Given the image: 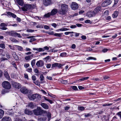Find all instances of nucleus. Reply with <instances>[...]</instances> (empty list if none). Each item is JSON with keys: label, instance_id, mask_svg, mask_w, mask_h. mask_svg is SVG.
Listing matches in <instances>:
<instances>
[{"label": "nucleus", "instance_id": "1", "mask_svg": "<svg viewBox=\"0 0 121 121\" xmlns=\"http://www.w3.org/2000/svg\"><path fill=\"white\" fill-rule=\"evenodd\" d=\"M3 87L6 89H9L11 88V85L9 82L7 81H4L2 84Z\"/></svg>", "mask_w": 121, "mask_h": 121}, {"label": "nucleus", "instance_id": "2", "mask_svg": "<svg viewBox=\"0 0 121 121\" xmlns=\"http://www.w3.org/2000/svg\"><path fill=\"white\" fill-rule=\"evenodd\" d=\"M34 114L38 116L41 114L42 113V110L40 107H37V109L33 111Z\"/></svg>", "mask_w": 121, "mask_h": 121}, {"label": "nucleus", "instance_id": "3", "mask_svg": "<svg viewBox=\"0 0 121 121\" xmlns=\"http://www.w3.org/2000/svg\"><path fill=\"white\" fill-rule=\"evenodd\" d=\"M12 86L14 88L19 89L21 87V85L19 83L16 82H12Z\"/></svg>", "mask_w": 121, "mask_h": 121}, {"label": "nucleus", "instance_id": "4", "mask_svg": "<svg viewBox=\"0 0 121 121\" xmlns=\"http://www.w3.org/2000/svg\"><path fill=\"white\" fill-rule=\"evenodd\" d=\"M71 6L72 9L73 10L77 9L78 8V4L75 2H73L71 5Z\"/></svg>", "mask_w": 121, "mask_h": 121}, {"label": "nucleus", "instance_id": "5", "mask_svg": "<svg viewBox=\"0 0 121 121\" xmlns=\"http://www.w3.org/2000/svg\"><path fill=\"white\" fill-rule=\"evenodd\" d=\"M112 3V1L110 0H107L103 2L101 4L102 6H106Z\"/></svg>", "mask_w": 121, "mask_h": 121}, {"label": "nucleus", "instance_id": "6", "mask_svg": "<svg viewBox=\"0 0 121 121\" xmlns=\"http://www.w3.org/2000/svg\"><path fill=\"white\" fill-rule=\"evenodd\" d=\"M44 64L43 61L42 60H40L37 62L36 65L38 67H39L43 66Z\"/></svg>", "mask_w": 121, "mask_h": 121}, {"label": "nucleus", "instance_id": "7", "mask_svg": "<svg viewBox=\"0 0 121 121\" xmlns=\"http://www.w3.org/2000/svg\"><path fill=\"white\" fill-rule=\"evenodd\" d=\"M20 90V91L23 94H26L29 92L28 90L25 87H22L21 88Z\"/></svg>", "mask_w": 121, "mask_h": 121}, {"label": "nucleus", "instance_id": "8", "mask_svg": "<svg viewBox=\"0 0 121 121\" xmlns=\"http://www.w3.org/2000/svg\"><path fill=\"white\" fill-rule=\"evenodd\" d=\"M28 97L30 100H33L36 99V94L31 95L28 94Z\"/></svg>", "mask_w": 121, "mask_h": 121}, {"label": "nucleus", "instance_id": "9", "mask_svg": "<svg viewBox=\"0 0 121 121\" xmlns=\"http://www.w3.org/2000/svg\"><path fill=\"white\" fill-rule=\"evenodd\" d=\"M31 7L30 4H26L24 5L22 9L24 11H26L28 9H30L31 8Z\"/></svg>", "mask_w": 121, "mask_h": 121}, {"label": "nucleus", "instance_id": "10", "mask_svg": "<svg viewBox=\"0 0 121 121\" xmlns=\"http://www.w3.org/2000/svg\"><path fill=\"white\" fill-rule=\"evenodd\" d=\"M51 3V0H43V4L45 6H48L50 5Z\"/></svg>", "mask_w": 121, "mask_h": 121}, {"label": "nucleus", "instance_id": "11", "mask_svg": "<svg viewBox=\"0 0 121 121\" xmlns=\"http://www.w3.org/2000/svg\"><path fill=\"white\" fill-rule=\"evenodd\" d=\"M101 8V7L98 6L93 11L95 15L100 11Z\"/></svg>", "mask_w": 121, "mask_h": 121}, {"label": "nucleus", "instance_id": "12", "mask_svg": "<svg viewBox=\"0 0 121 121\" xmlns=\"http://www.w3.org/2000/svg\"><path fill=\"white\" fill-rule=\"evenodd\" d=\"M87 15L89 17H91L95 16V14L93 11H91L87 13Z\"/></svg>", "mask_w": 121, "mask_h": 121}, {"label": "nucleus", "instance_id": "13", "mask_svg": "<svg viewBox=\"0 0 121 121\" xmlns=\"http://www.w3.org/2000/svg\"><path fill=\"white\" fill-rule=\"evenodd\" d=\"M1 121H12L11 118L9 117H5L1 120Z\"/></svg>", "mask_w": 121, "mask_h": 121}, {"label": "nucleus", "instance_id": "14", "mask_svg": "<svg viewBox=\"0 0 121 121\" xmlns=\"http://www.w3.org/2000/svg\"><path fill=\"white\" fill-rule=\"evenodd\" d=\"M66 10H63L61 9L58 12V13L60 14L63 15H65L66 13Z\"/></svg>", "mask_w": 121, "mask_h": 121}, {"label": "nucleus", "instance_id": "15", "mask_svg": "<svg viewBox=\"0 0 121 121\" xmlns=\"http://www.w3.org/2000/svg\"><path fill=\"white\" fill-rule=\"evenodd\" d=\"M68 8V6L67 5L65 4H62L61 6V9H62L66 10Z\"/></svg>", "mask_w": 121, "mask_h": 121}, {"label": "nucleus", "instance_id": "16", "mask_svg": "<svg viewBox=\"0 0 121 121\" xmlns=\"http://www.w3.org/2000/svg\"><path fill=\"white\" fill-rule=\"evenodd\" d=\"M41 105L43 108L45 109H48L49 108V106L47 104L44 103H43L41 104Z\"/></svg>", "mask_w": 121, "mask_h": 121}, {"label": "nucleus", "instance_id": "17", "mask_svg": "<svg viewBox=\"0 0 121 121\" xmlns=\"http://www.w3.org/2000/svg\"><path fill=\"white\" fill-rule=\"evenodd\" d=\"M4 75L5 77L8 80L10 79V77L8 74V72L6 71H5L4 72Z\"/></svg>", "mask_w": 121, "mask_h": 121}, {"label": "nucleus", "instance_id": "18", "mask_svg": "<svg viewBox=\"0 0 121 121\" xmlns=\"http://www.w3.org/2000/svg\"><path fill=\"white\" fill-rule=\"evenodd\" d=\"M7 13L9 16H11L12 17L14 18H16L17 17L16 15L15 14L9 12H8Z\"/></svg>", "mask_w": 121, "mask_h": 121}, {"label": "nucleus", "instance_id": "19", "mask_svg": "<svg viewBox=\"0 0 121 121\" xmlns=\"http://www.w3.org/2000/svg\"><path fill=\"white\" fill-rule=\"evenodd\" d=\"M57 10L56 9H53L50 13L51 15L52 16L54 15L57 13Z\"/></svg>", "mask_w": 121, "mask_h": 121}, {"label": "nucleus", "instance_id": "20", "mask_svg": "<svg viewBox=\"0 0 121 121\" xmlns=\"http://www.w3.org/2000/svg\"><path fill=\"white\" fill-rule=\"evenodd\" d=\"M12 54L13 57L15 59L17 60H18L19 58L17 56L16 54V53L13 52Z\"/></svg>", "mask_w": 121, "mask_h": 121}, {"label": "nucleus", "instance_id": "21", "mask_svg": "<svg viewBox=\"0 0 121 121\" xmlns=\"http://www.w3.org/2000/svg\"><path fill=\"white\" fill-rule=\"evenodd\" d=\"M17 3L19 5L22 6L23 4V0H16Z\"/></svg>", "mask_w": 121, "mask_h": 121}, {"label": "nucleus", "instance_id": "22", "mask_svg": "<svg viewBox=\"0 0 121 121\" xmlns=\"http://www.w3.org/2000/svg\"><path fill=\"white\" fill-rule=\"evenodd\" d=\"M47 118L46 117L44 116L39 118L38 119L39 121H45Z\"/></svg>", "mask_w": 121, "mask_h": 121}, {"label": "nucleus", "instance_id": "23", "mask_svg": "<svg viewBox=\"0 0 121 121\" xmlns=\"http://www.w3.org/2000/svg\"><path fill=\"white\" fill-rule=\"evenodd\" d=\"M27 106L28 108L32 109L34 108V105L32 102H30L28 104Z\"/></svg>", "mask_w": 121, "mask_h": 121}, {"label": "nucleus", "instance_id": "24", "mask_svg": "<svg viewBox=\"0 0 121 121\" xmlns=\"http://www.w3.org/2000/svg\"><path fill=\"white\" fill-rule=\"evenodd\" d=\"M4 113V111L3 110L0 109V119H1L3 117Z\"/></svg>", "mask_w": 121, "mask_h": 121}, {"label": "nucleus", "instance_id": "25", "mask_svg": "<svg viewBox=\"0 0 121 121\" xmlns=\"http://www.w3.org/2000/svg\"><path fill=\"white\" fill-rule=\"evenodd\" d=\"M117 13V11H116L114 12L113 14L112 15V17L113 18H116L117 16L118 15Z\"/></svg>", "mask_w": 121, "mask_h": 121}, {"label": "nucleus", "instance_id": "26", "mask_svg": "<svg viewBox=\"0 0 121 121\" xmlns=\"http://www.w3.org/2000/svg\"><path fill=\"white\" fill-rule=\"evenodd\" d=\"M25 113L26 114L29 115H31L32 114V112L31 111L26 109L25 110Z\"/></svg>", "mask_w": 121, "mask_h": 121}, {"label": "nucleus", "instance_id": "27", "mask_svg": "<svg viewBox=\"0 0 121 121\" xmlns=\"http://www.w3.org/2000/svg\"><path fill=\"white\" fill-rule=\"evenodd\" d=\"M63 34L62 33H55L54 34V35L55 36L60 37Z\"/></svg>", "mask_w": 121, "mask_h": 121}, {"label": "nucleus", "instance_id": "28", "mask_svg": "<svg viewBox=\"0 0 121 121\" xmlns=\"http://www.w3.org/2000/svg\"><path fill=\"white\" fill-rule=\"evenodd\" d=\"M36 99H37L38 100H40L41 99V98L40 95L37 94H36Z\"/></svg>", "mask_w": 121, "mask_h": 121}, {"label": "nucleus", "instance_id": "29", "mask_svg": "<svg viewBox=\"0 0 121 121\" xmlns=\"http://www.w3.org/2000/svg\"><path fill=\"white\" fill-rule=\"evenodd\" d=\"M10 40L12 41L15 42H18V41L15 39L11 37L10 38Z\"/></svg>", "mask_w": 121, "mask_h": 121}, {"label": "nucleus", "instance_id": "30", "mask_svg": "<svg viewBox=\"0 0 121 121\" xmlns=\"http://www.w3.org/2000/svg\"><path fill=\"white\" fill-rule=\"evenodd\" d=\"M61 82L63 84H66L68 83V81L66 80H62L61 81Z\"/></svg>", "mask_w": 121, "mask_h": 121}, {"label": "nucleus", "instance_id": "31", "mask_svg": "<svg viewBox=\"0 0 121 121\" xmlns=\"http://www.w3.org/2000/svg\"><path fill=\"white\" fill-rule=\"evenodd\" d=\"M51 15V14L50 13H48L47 14H45L44 15V16L46 17H49Z\"/></svg>", "mask_w": 121, "mask_h": 121}, {"label": "nucleus", "instance_id": "32", "mask_svg": "<svg viewBox=\"0 0 121 121\" xmlns=\"http://www.w3.org/2000/svg\"><path fill=\"white\" fill-rule=\"evenodd\" d=\"M35 60L34 59L33 60H32L31 61V63L32 66L33 67V66L35 65Z\"/></svg>", "mask_w": 121, "mask_h": 121}, {"label": "nucleus", "instance_id": "33", "mask_svg": "<svg viewBox=\"0 0 121 121\" xmlns=\"http://www.w3.org/2000/svg\"><path fill=\"white\" fill-rule=\"evenodd\" d=\"M78 109L81 111H83L84 109V108L83 107H78Z\"/></svg>", "mask_w": 121, "mask_h": 121}, {"label": "nucleus", "instance_id": "34", "mask_svg": "<svg viewBox=\"0 0 121 121\" xmlns=\"http://www.w3.org/2000/svg\"><path fill=\"white\" fill-rule=\"evenodd\" d=\"M58 66V63H55L53 64H52V68L53 67H55L56 66Z\"/></svg>", "mask_w": 121, "mask_h": 121}, {"label": "nucleus", "instance_id": "35", "mask_svg": "<svg viewBox=\"0 0 121 121\" xmlns=\"http://www.w3.org/2000/svg\"><path fill=\"white\" fill-rule=\"evenodd\" d=\"M1 26L3 27H5L7 26L8 25L7 24H5L4 23H1L0 24Z\"/></svg>", "mask_w": 121, "mask_h": 121}, {"label": "nucleus", "instance_id": "36", "mask_svg": "<svg viewBox=\"0 0 121 121\" xmlns=\"http://www.w3.org/2000/svg\"><path fill=\"white\" fill-rule=\"evenodd\" d=\"M91 59H93L95 60H96V59L95 58L91 57H89L87 59V60H90Z\"/></svg>", "mask_w": 121, "mask_h": 121}, {"label": "nucleus", "instance_id": "37", "mask_svg": "<svg viewBox=\"0 0 121 121\" xmlns=\"http://www.w3.org/2000/svg\"><path fill=\"white\" fill-rule=\"evenodd\" d=\"M46 33H47L49 35H54V33L53 31H52L51 32H49L48 31H47L45 32Z\"/></svg>", "mask_w": 121, "mask_h": 121}, {"label": "nucleus", "instance_id": "38", "mask_svg": "<svg viewBox=\"0 0 121 121\" xmlns=\"http://www.w3.org/2000/svg\"><path fill=\"white\" fill-rule=\"evenodd\" d=\"M71 87L72 88V89L73 90H78V88L76 86H71Z\"/></svg>", "mask_w": 121, "mask_h": 121}, {"label": "nucleus", "instance_id": "39", "mask_svg": "<svg viewBox=\"0 0 121 121\" xmlns=\"http://www.w3.org/2000/svg\"><path fill=\"white\" fill-rule=\"evenodd\" d=\"M67 54L65 52H63L61 53L60 56L62 57H64L66 56Z\"/></svg>", "mask_w": 121, "mask_h": 121}, {"label": "nucleus", "instance_id": "40", "mask_svg": "<svg viewBox=\"0 0 121 121\" xmlns=\"http://www.w3.org/2000/svg\"><path fill=\"white\" fill-rule=\"evenodd\" d=\"M45 50L44 48H38V51L39 52L41 51H43Z\"/></svg>", "mask_w": 121, "mask_h": 121}, {"label": "nucleus", "instance_id": "41", "mask_svg": "<svg viewBox=\"0 0 121 121\" xmlns=\"http://www.w3.org/2000/svg\"><path fill=\"white\" fill-rule=\"evenodd\" d=\"M40 78L41 81L43 80L44 79V77L43 74H41L40 76Z\"/></svg>", "mask_w": 121, "mask_h": 121}, {"label": "nucleus", "instance_id": "42", "mask_svg": "<svg viewBox=\"0 0 121 121\" xmlns=\"http://www.w3.org/2000/svg\"><path fill=\"white\" fill-rule=\"evenodd\" d=\"M64 65V64H61L60 63H58V66L57 67H58L59 68H60L61 67L63 66V65Z\"/></svg>", "mask_w": 121, "mask_h": 121}, {"label": "nucleus", "instance_id": "43", "mask_svg": "<svg viewBox=\"0 0 121 121\" xmlns=\"http://www.w3.org/2000/svg\"><path fill=\"white\" fill-rule=\"evenodd\" d=\"M17 33L15 32H14V33H12V34H11V35L12 36H13L16 37L17 36Z\"/></svg>", "mask_w": 121, "mask_h": 121}, {"label": "nucleus", "instance_id": "44", "mask_svg": "<svg viewBox=\"0 0 121 121\" xmlns=\"http://www.w3.org/2000/svg\"><path fill=\"white\" fill-rule=\"evenodd\" d=\"M47 116L48 118V121H49L50 120V118H51V114H50L49 113H48L47 114Z\"/></svg>", "mask_w": 121, "mask_h": 121}, {"label": "nucleus", "instance_id": "45", "mask_svg": "<svg viewBox=\"0 0 121 121\" xmlns=\"http://www.w3.org/2000/svg\"><path fill=\"white\" fill-rule=\"evenodd\" d=\"M0 47L2 48H5V45L3 44H0Z\"/></svg>", "mask_w": 121, "mask_h": 121}, {"label": "nucleus", "instance_id": "46", "mask_svg": "<svg viewBox=\"0 0 121 121\" xmlns=\"http://www.w3.org/2000/svg\"><path fill=\"white\" fill-rule=\"evenodd\" d=\"M17 48L18 49L20 50V51H22V48L21 46H17Z\"/></svg>", "mask_w": 121, "mask_h": 121}, {"label": "nucleus", "instance_id": "47", "mask_svg": "<svg viewBox=\"0 0 121 121\" xmlns=\"http://www.w3.org/2000/svg\"><path fill=\"white\" fill-rule=\"evenodd\" d=\"M25 59L26 60H30V56H26L25 57Z\"/></svg>", "mask_w": 121, "mask_h": 121}, {"label": "nucleus", "instance_id": "48", "mask_svg": "<svg viewBox=\"0 0 121 121\" xmlns=\"http://www.w3.org/2000/svg\"><path fill=\"white\" fill-rule=\"evenodd\" d=\"M26 31L28 32H32L34 31V30L31 29H28L26 30Z\"/></svg>", "mask_w": 121, "mask_h": 121}, {"label": "nucleus", "instance_id": "49", "mask_svg": "<svg viewBox=\"0 0 121 121\" xmlns=\"http://www.w3.org/2000/svg\"><path fill=\"white\" fill-rule=\"evenodd\" d=\"M85 22L86 23H91V22L90 20H86L85 21Z\"/></svg>", "mask_w": 121, "mask_h": 121}, {"label": "nucleus", "instance_id": "50", "mask_svg": "<svg viewBox=\"0 0 121 121\" xmlns=\"http://www.w3.org/2000/svg\"><path fill=\"white\" fill-rule=\"evenodd\" d=\"M24 67L26 68L29 66V64H26L25 63L24 64Z\"/></svg>", "mask_w": 121, "mask_h": 121}, {"label": "nucleus", "instance_id": "51", "mask_svg": "<svg viewBox=\"0 0 121 121\" xmlns=\"http://www.w3.org/2000/svg\"><path fill=\"white\" fill-rule=\"evenodd\" d=\"M6 90L4 89L2 91V94H4L6 93L7 92Z\"/></svg>", "mask_w": 121, "mask_h": 121}, {"label": "nucleus", "instance_id": "52", "mask_svg": "<svg viewBox=\"0 0 121 121\" xmlns=\"http://www.w3.org/2000/svg\"><path fill=\"white\" fill-rule=\"evenodd\" d=\"M36 40V39L35 38L31 39L30 40L29 42H31L35 41Z\"/></svg>", "mask_w": 121, "mask_h": 121}, {"label": "nucleus", "instance_id": "53", "mask_svg": "<svg viewBox=\"0 0 121 121\" xmlns=\"http://www.w3.org/2000/svg\"><path fill=\"white\" fill-rule=\"evenodd\" d=\"M32 79L33 81H35L36 79V78L35 76L34 75L32 76Z\"/></svg>", "mask_w": 121, "mask_h": 121}, {"label": "nucleus", "instance_id": "54", "mask_svg": "<svg viewBox=\"0 0 121 121\" xmlns=\"http://www.w3.org/2000/svg\"><path fill=\"white\" fill-rule=\"evenodd\" d=\"M34 71L35 73L37 74L38 73H39V70L37 69L36 68L34 69Z\"/></svg>", "mask_w": 121, "mask_h": 121}, {"label": "nucleus", "instance_id": "55", "mask_svg": "<svg viewBox=\"0 0 121 121\" xmlns=\"http://www.w3.org/2000/svg\"><path fill=\"white\" fill-rule=\"evenodd\" d=\"M44 27L46 29H49V27L48 26L46 25L44 26Z\"/></svg>", "mask_w": 121, "mask_h": 121}, {"label": "nucleus", "instance_id": "56", "mask_svg": "<svg viewBox=\"0 0 121 121\" xmlns=\"http://www.w3.org/2000/svg\"><path fill=\"white\" fill-rule=\"evenodd\" d=\"M82 39L83 40H85L86 39V37L85 35H82L81 37Z\"/></svg>", "mask_w": 121, "mask_h": 121}, {"label": "nucleus", "instance_id": "57", "mask_svg": "<svg viewBox=\"0 0 121 121\" xmlns=\"http://www.w3.org/2000/svg\"><path fill=\"white\" fill-rule=\"evenodd\" d=\"M112 104H104L103 106H109Z\"/></svg>", "mask_w": 121, "mask_h": 121}, {"label": "nucleus", "instance_id": "58", "mask_svg": "<svg viewBox=\"0 0 121 121\" xmlns=\"http://www.w3.org/2000/svg\"><path fill=\"white\" fill-rule=\"evenodd\" d=\"M32 69L31 68H28L27 69V71L30 73L32 72Z\"/></svg>", "mask_w": 121, "mask_h": 121}, {"label": "nucleus", "instance_id": "59", "mask_svg": "<svg viewBox=\"0 0 121 121\" xmlns=\"http://www.w3.org/2000/svg\"><path fill=\"white\" fill-rule=\"evenodd\" d=\"M31 8L30 9H34L35 6V5L33 4H32L31 5Z\"/></svg>", "mask_w": 121, "mask_h": 121}, {"label": "nucleus", "instance_id": "60", "mask_svg": "<svg viewBox=\"0 0 121 121\" xmlns=\"http://www.w3.org/2000/svg\"><path fill=\"white\" fill-rule=\"evenodd\" d=\"M12 65H13L14 66L15 68H16L17 67L16 66V65L15 64V62L13 61L12 62Z\"/></svg>", "mask_w": 121, "mask_h": 121}, {"label": "nucleus", "instance_id": "61", "mask_svg": "<svg viewBox=\"0 0 121 121\" xmlns=\"http://www.w3.org/2000/svg\"><path fill=\"white\" fill-rule=\"evenodd\" d=\"M76 26L75 25H72L70 26V27L71 28H76Z\"/></svg>", "mask_w": 121, "mask_h": 121}, {"label": "nucleus", "instance_id": "62", "mask_svg": "<svg viewBox=\"0 0 121 121\" xmlns=\"http://www.w3.org/2000/svg\"><path fill=\"white\" fill-rule=\"evenodd\" d=\"M6 55V56L8 59H9L10 58V56L9 53H7Z\"/></svg>", "mask_w": 121, "mask_h": 121}, {"label": "nucleus", "instance_id": "63", "mask_svg": "<svg viewBox=\"0 0 121 121\" xmlns=\"http://www.w3.org/2000/svg\"><path fill=\"white\" fill-rule=\"evenodd\" d=\"M14 121H22L21 119L18 118H16Z\"/></svg>", "mask_w": 121, "mask_h": 121}, {"label": "nucleus", "instance_id": "64", "mask_svg": "<svg viewBox=\"0 0 121 121\" xmlns=\"http://www.w3.org/2000/svg\"><path fill=\"white\" fill-rule=\"evenodd\" d=\"M117 115L121 118V112H119L117 113Z\"/></svg>", "mask_w": 121, "mask_h": 121}]
</instances>
